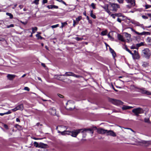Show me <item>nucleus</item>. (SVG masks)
<instances>
[{
	"mask_svg": "<svg viewBox=\"0 0 151 151\" xmlns=\"http://www.w3.org/2000/svg\"><path fill=\"white\" fill-rule=\"evenodd\" d=\"M87 131H89L92 134H93V132L92 129L91 128L80 129L76 130H74L71 131V136L73 137H76L78 134L80 132L83 133L84 132H86Z\"/></svg>",
	"mask_w": 151,
	"mask_h": 151,
	"instance_id": "nucleus-1",
	"label": "nucleus"
},
{
	"mask_svg": "<svg viewBox=\"0 0 151 151\" xmlns=\"http://www.w3.org/2000/svg\"><path fill=\"white\" fill-rule=\"evenodd\" d=\"M142 55L143 57L148 59L151 55V52L150 50L148 48H145L142 50Z\"/></svg>",
	"mask_w": 151,
	"mask_h": 151,
	"instance_id": "nucleus-2",
	"label": "nucleus"
},
{
	"mask_svg": "<svg viewBox=\"0 0 151 151\" xmlns=\"http://www.w3.org/2000/svg\"><path fill=\"white\" fill-rule=\"evenodd\" d=\"M132 112L134 114L135 116H139V114L144 113V110L138 107L133 109Z\"/></svg>",
	"mask_w": 151,
	"mask_h": 151,
	"instance_id": "nucleus-3",
	"label": "nucleus"
},
{
	"mask_svg": "<svg viewBox=\"0 0 151 151\" xmlns=\"http://www.w3.org/2000/svg\"><path fill=\"white\" fill-rule=\"evenodd\" d=\"M109 101L113 104L116 105H122L123 104V102L120 100L113 99H110Z\"/></svg>",
	"mask_w": 151,
	"mask_h": 151,
	"instance_id": "nucleus-4",
	"label": "nucleus"
},
{
	"mask_svg": "<svg viewBox=\"0 0 151 151\" xmlns=\"http://www.w3.org/2000/svg\"><path fill=\"white\" fill-rule=\"evenodd\" d=\"M128 3L130 4L129 5H127V6L128 8H130L134 6L135 4V0H125Z\"/></svg>",
	"mask_w": 151,
	"mask_h": 151,
	"instance_id": "nucleus-5",
	"label": "nucleus"
},
{
	"mask_svg": "<svg viewBox=\"0 0 151 151\" xmlns=\"http://www.w3.org/2000/svg\"><path fill=\"white\" fill-rule=\"evenodd\" d=\"M93 131V130L97 129V132L98 133L100 134H106V130L104 129L101 128H99L97 129L96 127H93L92 129Z\"/></svg>",
	"mask_w": 151,
	"mask_h": 151,
	"instance_id": "nucleus-6",
	"label": "nucleus"
},
{
	"mask_svg": "<svg viewBox=\"0 0 151 151\" xmlns=\"http://www.w3.org/2000/svg\"><path fill=\"white\" fill-rule=\"evenodd\" d=\"M23 108L24 107L23 105L22 104H20L11 110L13 111H15L18 110L22 111Z\"/></svg>",
	"mask_w": 151,
	"mask_h": 151,
	"instance_id": "nucleus-7",
	"label": "nucleus"
},
{
	"mask_svg": "<svg viewBox=\"0 0 151 151\" xmlns=\"http://www.w3.org/2000/svg\"><path fill=\"white\" fill-rule=\"evenodd\" d=\"M138 142L139 143V145H144L145 146H147L150 144V141H146L142 140L139 141Z\"/></svg>",
	"mask_w": 151,
	"mask_h": 151,
	"instance_id": "nucleus-8",
	"label": "nucleus"
},
{
	"mask_svg": "<svg viewBox=\"0 0 151 151\" xmlns=\"http://www.w3.org/2000/svg\"><path fill=\"white\" fill-rule=\"evenodd\" d=\"M111 6L112 8V10L113 11H116L118 8H119V5L115 3H112L111 4Z\"/></svg>",
	"mask_w": 151,
	"mask_h": 151,
	"instance_id": "nucleus-9",
	"label": "nucleus"
},
{
	"mask_svg": "<svg viewBox=\"0 0 151 151\" xmlns=\"http://www.w3.org/2000/svg\"><path fill=\"white\" fill-rule=\"evenodd\" d=\"M106 134L107 135H110L113 137L116 136V133L112 130H106Z\"/></svg>",
	"mask_w": 151,
	"mask_h": 151,
	"instance_id": "nucleus-10",
	"label": "nucleus"
},
{
	"mask_svg": "<svg viewBox=\"0 0 151 151\" xmlns=\"http://www.w3.org/2000/svg\"><path fill=\"white\" fill-rule=\"evenodd\" d=\"M140 91L143 94H146L147 95H150L151 94L150 92L145 90L144 88L142 89Z\"/></svg>",
	"mask_w": 151,
	"mask_h": 151,
	"instance_id": "nucleus-11",
	"label": "nucleus"
},
{
	"mask_svg": "<svg viewBox=\"0 0 151 151\" xmlns=\"http://www.w3.org/2000/svg\"><path fill=\"white\" fill-rule=\"evenodd\" d=\"M132 56L133 58L134 59H139L140 58V56L138 54V53H135L134 54L133 53L132 55Z\"/></svg>",
	"mask_w": 151,
	"mask_h": 151,
	"instance_id": "nucleus-12",
	"label": "nucleus"
},
{
	"mask_svg": "<svg viewBox=\"0 0 151 151\" xmlns=\"http://www.w3.org/2000/svg\"><path fill=\"white\" fill-rule=\"evenodd\" d=\"M15 75L8 74L7 76V77L8 79L10 80H12L15 77Z\"/></svg>",
	"mask_w": 151,
	"mask_h": 151,
	"instance_id": "nucleus-13",
	"label": "nucleus"
},
{
	"mask_svg": "<svg viewBox=\"0 0 151 151\" xmlns=\"http://www.w3.org/2000/svg\"><path fill=\"white\" fill-rule=\"evenodd\" d=\"M49 112L52 115H55L56 114V111L55 109L52 108L50 109Z\"/></svg>",
	"mask_w": 151,
	"mask_h": 151,
	"instance_id": "nucleus-14",
	"label": "nucleus"
},
{
	"mask_svg": "<svg viewBox=\"0 0 151 151\" xmlns=\"http://www.w3.org/2000/svg\"><path fill=\"white\" fill-rule=\"evenodd\" d=\"M39 147L40 148H45L47 147L48 145L46 144H44L42 142H40V143Z\"/></svg>",
	"mask_w": 151,
	"mask_h": 151,
	"instance_id": "nucleus-15",
	"label": "nucleus"
},
{
	"mask_svg": "<svg viewBox=\"0 0 151 151\" xmlns=\"http://www.w3.org/2000/svg\"><path fill=\"white\" fill-rule=\"evenodd\" d=\"M74 73L71 72H66L65 74L63 75V76H73Z\"/></svg>",
	"mask_w": 151,
	"mask_h": 151,
	"instance_id": "nucleus-16",
	"label": "nucleus"
},
{
	"mask_svg": "<svg viewBox=\"0 0 151 151\" xmlns=\"http://www.w3.org/2000/svg\"><path fill=\"white\" fill-rule=\"evenodd\" d=\"M59 133H61V134L62 135H64L65 134H67L68 135H71V131H64L62 132H60V131H58Z\"/></svg>",
	"mask_w": 151,
	"mask_h": 151,
	"instance_id": "nucleus-17",
	"label": "nucleus"
},
{
	"mask_svg": "<svg viewBox=\"0 0 151 151\" xmlns=\"http://www.w3.org/2000/svg\"><path fill=\"white\" fill-rule=\"evenodd\" d=\"M130 28L131 29V30L132 31L134 32L135 33H136V34H137L138 35H145V32H143L140 33H139V32H137V31H136L135 30H134L133 29H132V28Z\"/></svg>",
	"mask_w": 151,
	"mask_h": 151,
	"instance_id": "nucleus-18",
	"label": "nucleus"
},
{
	"mask_svg": "<svg viewBox=\"0 0 151 151\" xmlns=\"http://www.w3.org/2000/svg\"><path fill=\"white\" fill-rule=\"evenodd\" d=\"M133 108V107L132 106H124L122 107V109L123 110H126L130 109Z\"/></svg>",
	"mask_w": 151,
	"mask_h": 151,
	"instance_id": "nucleus-19",
	"label": "nucleus"
},
{
	"mask_svg": "<svg viewBox=\"0 0 151 151\" xmlns=\"http://www.w3.org/2000/svg\"><path fill=\"white\" fill-rule=\"evenodd\" d=\"M118 37L119 40H121V41L122 42H124V41L123 37L122 35L119 34H118Z\"/></svg>",
	"mask_w": 151,
	"mask_h": 151,
	"instance_id": "nucleus-20",
	"label": "nucleus"
},
{
	"mask_svg": "<svg viewBox=\"0 0 151 151\" xmlns=\"http://www.w3.org/2000/svg\"><path fill=\"white\" fill-rule=\"evenodd\" d=\"M149 65L148 63L147 62H142V66L144 67H146Z\"/></svg>",
	"mask_w": 151,
	"mask_h": 151,
	"instance_id": "nucleus-21",
	"label": "nucleus"
},
{
	"mask_svg": "<svg viewBox=\"0 0 151 151\" xmlns=\"http://www.w3.org/2000/svg\"><path fill=\"white\" fill-rule=\"evenodd\" d=\"M82 19V17L81 16H79L75 20L77 22V24Z\"/></svg>",
	"mask_w": 151,
	"mask_h": 151,
	"instance_id": "nucleus-22",
	"label": "nucleus"
},
{
	"mask_svg": "<svg viewBox=\"0 0 151 151\" xmlns=\"http://www.w3.org/2000/svg\"><path fill=\"white\" fill-rule=\"evenodd\" d=\"M107 33V30H105L104 31H103L101 33V35L102 36H104L106 35Z\"/></svg>",
	"mask_w": 151,
	"mask_h": 151,
	"instance_id": "nucleus-23",
	"label": "nucleus"
},
{
	"mask_svg": "<svg viewBox=\"0 0 151 151\" xmlns=\"http://www.w3.org/2000/svg\"><path fill=\"white\" fill-rule=\"evenodd\" d=\"M144 122L146 123H150V120L149 118H145L144 119Z\"/></svg>",
	"mask_w": 151,
	"mask_h": 151,
	"instance_id": "nucleus-24",
	"label": "nucleus"
},
{
	"mask_svg": "<svg viewBox=\"0 0 151 151\" xmlns=\"http://www.w3.org/2000/svg\"><path fill=\"white\" fill-rule=\"evenodd\" d=\"M124 34L125 36L127 38L129 39L130 38L131 36V35L130 34H128L127 32H125Z\"/></svg>",
	"mask_w": 151,
	"mask_h": 151,
	"instance_id": "nucleus-25",
	"label": "nucleus"
},
{
	"mask_svg": "<svg viewBox=\"0 0 151 151\" xmlns=\"http://www.w3.org/2000/svg\"><path fill=\"white\" fill-rule=\"evenodd\" d=\"M32 33H34L35 32L37 31V27H35L32 28Z\"/></svg>",
	"mask_w": 151,
	"mask_h": 151,
	"instance_id": "nucleus-26",
	"label": "nucleus"
},
{
	"mask_svg": "<svg viewBox=\"0 0 151 151\" xmlns=\"http://www.w3.org/2000/svg\"><path fill=\"white\" fill-rule=\"evenodd\" d=\"M143 45H144L143 43L142 42H141V43H139L137 44L136 45V46L137 49L139 47Z\"/></svg>",
	"mask_w": 151,
	"mask_h": 151,
	"instance_id": "nucleus-27",
	"label": "nucleus"
},
{
	"mask_svg": "<svg viewBox=\"0 0 151 151\" xmlns=\"http://www.w3.org/2000/svg\"><path fill=\"white\" fill-rule=\"evenodd\" d=\"M34 146L36 147H39V146H40V143L39 144L38 143L36 142H35L34 143Z\"/></svg>",
	"mask_w": 151,
	"mask_h": 151,
	"instance_id": "nucleus-28",
	"label": "nucleus"
},
{
	"mask_svg": "<svg viewBox=\"0 0 151 151\" xmlns=\"http://www.w3.org/2000/svg\"><path fill=\"white\" fill-rule=\"evenodd\" d=\"M147 41L151 45V37H148L147 39Z\"/></svg>",
	"mask_w": 151,
	"mask_h": 151,
	"instance_id": "nucleus-29",
	"label": "nucleus"
},
{
	"mask_svg": "<svg viewBox=\"0 0 151 151\" xmlns=\"http://www.w3.org/2000/svg\"><path fill=\"white\" fill-rule=\"evenodd\" d=\"M6 14V15L9 16L10 19H12L13 18V16L12 14L8 12H7Z\"/></svg>",
	"mask_w": 151,
	"mask_h": 151,
	"instance_id": "nucleus-30",
	"label": "nucleus"
},
{
	"mask_svg": "<svg viewBox=\"0 0 151 151\" xmlns=\"http://www.w3.org/2000/svg\"><path fill=\"white\" fill-rule=\"evenodd\" d=\"M90 16L93 19H95L96 18V16L94 14H93L92 11H91L90 13Z\"/></svg>",
	"mask_w": 151,
	"mask_h": 151,
	"instance_id": "nucleus-31",
	"label": "nucleus"
},
{
	"mask_svg": "<svg viewBox=\"0 0 151 151\" xmlns=\"http://www.w3.org/2000/svg\"><path fill=\"white\" fill-rule=\"evenodd\" d=\"M63 76V75H55L54 76L55 78L56 79H58V80H60V76Z\"/></svg>",
	"mask_w": 151,
	"mask_h": 151,
	"instance_id": "nucleus-32",
	"label": "nucleus"
},
{
	"mask_svg": "<svg viewBox=\"0 0 151 151\" xmlns=\"http://www.w3.org/2000/svg\"><path fill=\"white\" fill-rule=\"evenodd\" d=\"M125 49L128 51L129 52L131 55H132L133 53L131 52V51L126 46H125Z\"/></svg>",
	"mask_w": 151,
	"mask_h": 151,
	"instance_id": "nucleus-33",
	"label": "nucleus"
},
{
	"mask_svg": "<svg viewBox=\"0 0 151 151\" xmlns=\"http://www.w3.org/2000/svg\"><path fill=\"white\" fill-rule=\"evenodd\" d=\"M62 24V25L61 27V28H62L65 25H67V23L66 22H62L61 23Z\"/></svg>",
	"mask_w": 151,
	"mask_h": 151,
	"instance_id": "nucleus-34",
	"label": "nucleus"
},
{
	"mask_svg": "<svg viewBox=\"0 0 151 151\" xmlns=\"http://www.w3.org/2000/svg\"><path fill=\"white\" fill-rule=\"evenodd\" d=\"M36 37L38 38V39H40L42 40L43 38L41 36L38 34H37L36 35Z\"/></svg>",
	"mask_w": 151,
	"mask_h": 151,
	"instance_id": "nucleus-35",
	"label": "nucleus"
},
{
	"mask_svg": "<svg viewBox=\"0 0 151 151\" xmlns=\"http://www.w3.org/2000/svg\"><path fill=\"white\" fill-rule=\"evenodd\" d=\"M73 76L74 77H76V78H82V76H81L77 75H76V74H74Z\"/></svg>",
	"mask_w": 151,
	"mask_h": 151,
	"instance_id": "nucleus-36",
	"label": "nucleus"
},
{
	"mask_svg": "<svg viewBox=\"0 0 151 151\" xmlns=\"http://www.w3.org/2000/svg\"><path fill=\"white\" fill-rule=\"evenodd\" d=\"M75 40H76L77 41H81L82 40V38L81 37H76L75 38Z\"/></svg>",
	"mask_w": 151,
	"mask_h": 151,
	"instance_id": "nucleus-37",
	"label": "nucleus"
},
{
	"mask_svg": "<svg viewBox=\"0 0 151 151\" xmlns=\"http://www.w3.org/2000/svg\"><path fill=\"white\" fill-rule=\"evenodd\" d=\"M95 5L96 4L94 3H92L91 4V6H92V7L93 8V9H95L96 8Z\"/></svg>",
	"mask_w": 151,
	"mask_h": 151,
	"instance_id": "nucleus-38",
	"label": "nucleus"
},
{
	"mask_svg": "<svg viewBox=\"0 0 151 151\" xmlns=\"http://www.w3.org/2000/svg\"><path fill=\"white\" fill-rule=\"evenodd\" d=\"M59 26L58 24H57L55 25H52L51 26V27L52 28H54L57 27H58Z\"/></svg>",
	"mask_w": 151,
	"mask_h": 151,
	"instance_id": "nucleus-39",
	"label": "nucleus"
},
{
	"mask_svg": "<svg viewBox=\"0 0 151 151\" xmlns=\"http://www.w3.org/2000/svg\"><path fill=\"white\" fill-rule=\"evenodd\" d=\"M77 22H76L74 20H73V26L74 27H75L76 25L77 24Z\"/></svg>",
	"mask_w": 151,
	"mask_h": 151,
	"instance_id": "nucleus-40",
	"label": "nucleus"
},
{
	"mask_svg": "<svg viewBox=\"0 0 151 151\" xmlns=\"http://www.w3.org/2000/svg\"><path fill=\"white\" fill-rule=\"evenodd\" d=\"M145 9H147L150 7H151V5H145Z\"/></svg>",
	"mask_w": 151,
	"mask_h": 151,
	"instance_id": "nucleus-41",
	"label": "nucleus"
},
{
	"mask_svg": "<svg viewBox=\"0 0 151 151\" xmlns=\"http://www.w3.org/2000/svg\"><path fill=\"white\" fill-rule=\"evenodd\" d=\"M130 48L132 49H137V48L136 47V46H134V45L131 46L130 47Z\"/></svg>",
	"mask_w": 151,
	"mask_h": 151,
	"instance_id": "nucleus-42",
	"label": "nucleus"
},
{
	"mask_svg": "<svg viewBox=\"0 0 151 151\" xmlns=\"http://www.w3.org/2000/svg\"><path fill=\"white\" fill-rule=\"evenodd\" d=\"M39 0H35L34 1V3L36 4H39Z\"/></svg>",
	"mask_w": 151,
	"mask_h": 151,
	"instance_id": "nucleus-43",
	"label": "nucleus"
},
{
	"mask_svg": "<svg viewBox=\"0 0 151 151\" xmlns=\"http://www.w3.org/2000/svg\"><path fill=\"white\" fill-rule=\"evenodd\" d=\"M24 89L25 90L27 91H29V89L27 87H25L24 88Z\"/></svg>",
	"mask_w": 151,
	"mask_h": 151,
	"instance_id": "nucleus-44",
	"label": "nucleus"
},
{
	"mask_svg": "<svg viewBox=\"0 0 151 151\" xmlns=\"http://www.w3.org/2000/svg\"><path fill=\"white\" fill-rule=\"evenodd\" d=\"M114 58L116 56V54L115 52L111 53Z\"/></svg>",
	"mask_w": 151,
	"mask_h": 151,
	"instance_id": "nucleus-45",
	"label": "nucleus"
},
{
	"mask_svg": "<svg viewBox=\"0 0 151 151\" xmlns=\"http://www.w3.org/2000/svg\"><path fill=\"white\" fill-rule=\"evenodd\" d=\"M131 22L132 24H137V25H138V24H139V23H138L135 21H133L132 22Z\"/></svg>",
	"mask_w": 151,
	"mask_h": 151,
	"instance_id": "nucleus-46",
	"label": "nucleus"
},
{
	"mask_svg": "<svg viewBox=\"0 0 151 151\" xmlns=\"http://www.w3.org/2000/svg\"><path fill=\"white\" fill-rule=\"evenodd\" d=\"M14 26V25L13 24H11L10 25H8L7 27V28H9L10 27H13Z\"/></svg>",
	"mask_w": 151,
	"mask_h": 151,
	"instance_id": "nucleus-47",
	"label": "nucleus"
},
{
	"mask_svg": "<svg viewBox=\"0 0 151 151\" xmlns=\"http://www.w3.org/2000/svg\"><path fill=\"white\" fill-rule=\"evenodd\" d=\"M117 1L120 4H122L123 3V0H117Z\"/></svg>",
	"mask_w": 151,
	"mask_h": 151,
	"instance_id": "nucleus-48",
	"label": "nucleus"
},
{
	"mask_svg": "<svg viewBox=\"0 0 151 151\" xmlns=\"http://www.w3.org/2000/svg\"><path fill=\"white\" fill-rule=\"evenodd\" d=\"M116 17H120L121 16V14H114Z\"/></svg>",
	"mask_w": 151,
	"mask_h": 151,
	"instance_id": "nucleus-49",
	"label": "nucleus"
},
{
	"mask_svg": "<svg viewBox=\"0 0 151 151\" xmlns=\"http://www.w3.org/2000/svg\"><path fill=\"white\" fill-rule=\"evenodd\" d=\"M142 17L143 18L145 19H148V17L145 15H142Z\"/></svg>",
	"mask_w": 151,
	"mask_h": 151,
	"instance_id": "nucleus-50",
	"label": "nucleus"
},
{
	"mask_svg": "<svg viewBox=\"0 0 151 151\" xmlns=\"http://www.w3.org/2000/svg\"><path fill=\"white\" fill-rule=\"evenodd\" d=\"M53 5H50V6H47V7L49 9H52L53 8Z\"/></svg>",
	"mask_w": 151,
	"mask_h": 151,
	"instance_id": "nucleus-51",
	"label": "nucleus"
},
{
	"mask_svg": "<svg viewBox=\"0 0 151 151\" xmlns=\"http://www.w3.org/2000/svg\"><path fill=\"white\" fill-rule=\"evenodd\" d=\"M109 50L111 53L113 52H114V51L110 47H109Z\"/></svg>",
	"mask_w": 151,
	"mask_h": 151,
	"instance_id": "nucleus-52",
	"label": "nucleus"
},
{
	"mask_svg": "<svg viewBox=\"0 0 151 151\" xmlns=\"http://www.w3.org/2000/svg\"><path fill=\"white\" fill-rule=\"evenodd\" d=\"M4 127L5 128H6V129H8V126H7V125H6V124H4Z\"/></svg>",
	"mask_w": 151,
	"mask_h": 151,
	"instance_id": "nucleus-53",
	"label": "nucleus"
},
{
	"mask_svg": "<svg viewBox=\"0 0 151 151\" xmlns=\"http://www.w3.org/2000/svg\"><path fill=\"white\" fill-rule=\"evenodd\" d=\"M59 1L60 2H61L63 4H64L65 5H66V3L62 0H59Z\"/></svg>",
	"mask_w": 151,
	"mask_h": 151,
	"instance_id": "nucleus-54",
	"label": "nucleus"
},
{
	"mask_svg": "<svg viewBox=\"0 0 151 151\" xmlns=\"http://www.w3.org/2000/svg\"><path fill=\"white\" fill-rule=\"evenodd\" d=\"M11 113V111H8L5 113V114H10Z\"/></svg>",
	"mask_w": 151,
	"mask_h": 151,
	"instance_id": "nucleus-55",
	"label": "nucleus"
},
{
	"mask_svg": "<svg viewBox=\"0 0 151 151\" xmlns=\"http://www.w3.org/2000/svg\"><path fill=\"white\" fill-rule=\"evenodd\" d=\"M58 95L60 98H63L64 97V96L63 95L60 94H58Z\"/></svg>",
	"mask_w": 151,
	"mask_h": 151,
	"instance_id": "nucleus-56",
	"label": "nucleus"
},
{
	"mask_svg": "<svg viewBox=\"0 0 151 151\" xmlns=\"http://www.w3.org/2000/svg\"><path fill=\"white\" fill-rule=\"evenodd\" d=\"M21 22L23 24H24V25H25L27 23V22H23L21 21Z\"/></svg>",
	"mask_w": 151,
	"mask_h": 151,
	"instance_id": "nucleus-57",
	"label": "nucleus"
},
{
	"mask_svg": "<svg viewBox=\"0 0 151 151\" xmlns=\"http://www.w3.org/2000/svg\"><path fill=\"white\" fill-rule=\"evenodd\" d=\"M117 21L118 22H119L121 23V20L120 19L118 18L117 19Z\"/></svg>",
	"mask_w": 151,
	"mask_h": 151,
	"instance_id": "nucleus-58",
	"label": "nucleus"
},
{
	"mask_svg": "<svg viewBox=\"0 0 151 151\" xmlns=\"http://www.w3.org/2000/svg\"><path fill=\"white\" fill-rule=\"evenodd\" d=\"M5 40V39L4 38L0 37V41H3Z\"/></svg>",
	"mask_w": 151,
	"mask_h": 151,
	"instance_id": "nucleus-59",
	"label": "nucleus"
},
{
	"mask_svg": "<svg viewBox=\"0 0 151 151\" xmlns=\"http://www.w3.org/2000/svg\"><path fill=\"white\" fill-rule=\"evenodd\" d=\"M47 0H43V4L46 3H47Z\"/></svg>",
	"mask_w": 151,
	"mask_h": 151,
	"instance_id": "nucleus-60",
	"label": "nucleus"
},
{
	"mask_svg": "<svg viewBox=\"0 0 151 151\" xmlns=\"http://www.w3.org/2000/svg\"><path fill=\"white\" fill-rule=\"evenodd\" d=\"M111 16L113 18H115L116 17L114 14H112L111 15Z\"/></svg>",
	"mask_w": 151,
	"mask_h": 151,
	"instance_id": "nucleus-61",
	"label": "nucleus"
},
{
	"mask_svg": "<svg viewBox=\"0 0 151 151\" xmlns=\"http://www.w3.org/2000/svg\"><path fill=\"white\" fill-rule=\"evenodd\" d=\"M36 125L37 126H39V125L42 126V124H40L39 123H38L36 124Z\"/></svg>",
	"mask_w": 151,
	"mask_h": 151,
	"instance_id": "nucleus-62",
	"label": "nucleus"
},
{
	"mask_svg": "<svg viewBox=\"0 0 151 151\" xmlns=\"http://www.w3.org/2000/svg\"><path fill=\"white\" fill-rule=\"evenodd\" d=\"M41 65L43 66V67H46V66L45 65V64L44 63H41Z\"/></svg>",
	"mask_w": 151,
	"mask_h": 151,
	"instance_id": "nucleus-63",
	"label": "nucleus"
},
{
	"mask_svg": "<svg viewBox=\"0 0 151 151\" xmlns=\"http://www.w3.org/2000/svg\"><path fill=\"white\" fill-rule=\"evenodd\" d=\"M53 8H54V9H57L58 8V7L57 6L53 5Z\"/></svg>",
	"mask_w": 151,
	"mask_h": 151,
	"instance_id": "nucleus-64",
	"label": "nucleus"
}]
</instances>
